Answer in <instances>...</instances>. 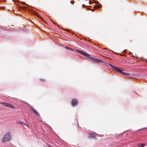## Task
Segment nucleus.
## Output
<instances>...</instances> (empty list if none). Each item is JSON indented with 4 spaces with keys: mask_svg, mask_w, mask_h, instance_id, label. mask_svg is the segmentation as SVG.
<instances>
[{
    "mask_svg": "<svg viewBox=\"0 0 147 147\" xmlns=\"http://www.w3.org/2000/svg\"><path fill=\"white\" fill-rule=\"evenodd\" d=\"M65 48L66 49H69V50L71 51H74V50L72 48H70L68 47H67V46H65Z\"/></svg>",
    "mask_w": 147,
    "mask_h": 147,
    "instance_id": "obj_11",
    "label": "nucleus"
},
{
    "mask_svg": "<svg viewBox=\"0 0 147 147\" xmlns=\"http://www.w3.org/2000/svg\"><path fill=\"white\" fill-rule=\"evenodd\" d=\"M145 128H147V127H144V128L142 129H145Z\"/></svg>",
    "mask_w": 147,
    "mask_h": 147,
    "instance_id": "obj_26",
    "label": "nucleus"
},
{
    "mask_svg": "<svg viewBox=\"0 0 147 147\" xmlns=\"http://www.w3.org/2000/svg\"><path fill=\"white\" fill-rule=\"evenodd\" d=\"M145 145V144H140V145H138V147H143Z\"/></svg>",
    "mask_w": 147,
    "mask_h": 147,
    "instance_id": "obj_12",
    "label": "nucleus"
},
{
    "mask_svg": "<svg viewBox=\"0 0 147 147\" xmlns=\"http://www.w3.org/2000/svg\"><path fill=\"white\" fill-rule=\"evenodd\" d=\"M92 3H94L95 4L97 5H95L94 6V7L95 9H97L98 8H100L102 7V6L101 4H100L98 1H97L93 0L92 1Z\"/></svg>",
    "mask_w": 147,
    "mask_h": 147,
    "instance_id": "obj_5",
    "label": "nucleus"
},
{
    "mask_svg": "<svg viewBox=\"0 0 147 147\" xmlns=\"http://www.w3.org/2000/svg\"><path fill=\"white\" fill-rule=\"evenodd\" d=\"M29 105V106H30V105Z\"/></svg>",
    "mask_w": 147,
    "mask_h": 147,
    "instance_id": "obj_31",
    "label": "nucleus"
},
{
    "mask_svg": "<svg viewBox=\"0 0 147 147\" xmlns=\"http://www.w3.org/2000/svg\"><path fill=\"white\" fill-rule=\"evenodd\" d=\"M89 7H92V6H90V5H89Z\"/></svg>",
    "mask_w": 147,
    "mask_h": 147,
    "instance_id": "obj_28",
    "label": "nucleus"
},
{
    "mask_svg": "<svg viewBox=\"0 0 147 147\" xmlns=\"http://www.w3.org/2000/svg\"><path fill=\"white\" fill-rule=\"evenodd\" d=\"M78 103V100L76 99H73L71 102V105L73 106H75Z\"/></svg>",
    "mask_w": 147,
    "mask_h": 147,
    "instance_id": "obj_6",
    "label": "nucleus"
},
{
    "mask_svg": "<svg viewBox=\"0 0 147 147\" xmlns=\"http://www.w3.org/2000/svg\"><path fill=\"white\" fill-rule=\"evenodd\" d=\"M124 70H123L122 69L121 70V72L120 73V74H123V76H127L129 75V74L128 73H127L126 72H124Z\"/></svg>",
    "mask_w": 147,
    "mask_h": 147,
    "instance_id": "obj_9",
    "label": "nucleus"
},
{
    "mask_svg": "<svg viewBox=\"0 0 147 147\" xmlns=\"http://www.w3.org/2000/svg\"><path fill=\"white\" fill-rule=\"evenodd\" d=\"M30 109L35 114L37 115L39 117H40V115L39 113L35 110L32 107H31Z\"/></svg>",
    "mask_w": 147,
    "mask_h": 147,
    "instance_id": "obj_7",
    "label": "nucleus"
},
{
    "mask_svg": "<svg viewBox=\"0 0 147 147\" xmlns=\"http://www.w3.org/2000/svg\"><path fill=\"white\" fill-rule=\"evenodd\" d=\"M0 28L1 29H3V30H6V29L5 28H4L3 27H1V26H0Z\"/></svg>",
    "mask_w": 147,
    "mask_h": 147,
    "instance_id": "obj_17",
    "label": "nucleus"
},
{
    "mask_svg": "<svg viewBox=\"0 0 147 147\" xmlns=\"http://www.w3.org/2000/svg\"><path fill=\"white\" fill-rule=\"evenodd\" d=\"M101 63H102V64L105 65L107 66H108V65H110L112 67L111 69L113 70H114L119 73H120L121 72L122 69L120 68L113 66L106 61H103V62H102Z\"/></svg>",
    "mask_w": 147,
    "mask_h": 147,
    "instance_id": "obj_2",
    "label": "nucleus"
},
{
    "mask_svg": "<svg viewBox=\"0 0 147 147\" xmlns=\"http://www.w3.org/2000/svg\"><path fill=\"white\" fill-rule=\"evenodd\" d=\"M11 140L10 133L9 132L6 133L4 135L2 139V142L5 143Z\"/></svg>",
    "mask_w": 147,
    "mask_h": 147,
    "instance_id": "obj_3",
    "label": "nucleus"
},
{
    "mask_svg": "<svg viewBox=\"0 0 147 147\" xmlns=\"http://www.w3.org/2000/svg\"><path fill=\"white\" fill-rule=\"evenodd\" d=\"M0 104L2 105L5 107H7L12 109H14L15 108V107L13 105L7 102H0Z\"/></svg>",
    "mask_w": 147,
    "mask_h": 147,
    "instance_id": "obj_4",
    "label": "nucleus"
},
{
    "mask_svg": "<svg viewBox=\"0 0 147 147\" xmlns=\"http://www.w3.org/2000/svg\"><path fill=\"white\" fill-rule=\"evenodd\" d=\"M129 54L130 55H131L132 54V53L131 52H129Z\"/></svg>",
    "mask_w": 147,
    "mask_h": 147,
    "instance_id": "obj_23",
    "label": "nucleus"
},
{
    "mask_svg": "<svg viewBox=\"0 0 147 147\" xmlns=\"http://www.w3.org/2000/svg\"><path fill=\"white\" fill-rule=\"evenodd\" d=\"M126 50H124L123 51V52H124V53H127L126 52Z\"/></svg>",
    "mask_w": 147,
    "mask_h": 147,
    "instance_id": "obj_22",
    "label": "nucleus"
},
{
    "mask_svg": "<svg viewBox=\"0 0 147 147\" xmlns=\"http://www.w3.org/2000/svg\"><path fill=\"white\" fill-rule=\"evenodd\" d=\"M122 55L124 56V55H124V54H122Z\"/></svg>",
    "mask_w": 147,
    "mask_h": 147,
    "instance_id": "obj_27",
    "label": "nucleus"
},
{
    "mask_svg": "<svg viewBox=\"0 0 147 147\" xmlns=\"http://www.w3.org/2000/svg\"><path fill=\"white\" fill-rule=\"evenodd\" d=\"M85 6H86V5L84 4H83L82 5V7H85Z\"/></svg>",
    "mask_w": 147,
    "mask_h": 147,
    "instance_id": "obj_25",
    "label": "nucleus"
},
{
    "mask_svg": "<svg viewBox=\"0 0 147 147\" xmlns=\"http://www.w3.org/2000/svg\"><path fill=\"white\" fill-rule=\"evenodd\" d=\"M75 51H76L77 52H78L80 54H81V53L83 51L81 50H78V49H75Z\"/></svg>",
    "mask_w": 147,
    "mask_h": 147,
    "instance_id": "obj_10",
    "label": "nucleus"
},
{
    "mask_svg": "<svg viewBox=\"0 0 147 147\" xmlns=\"http://www.w3.org/2000/svg\"><path fill=\"white\" fill-rule=\"evenodd\" d=\"M96 137L95 135L93 133H91L88 136V138H89L91 139L92 138H95Z\"/></svg>",
    "mask_w": 147,
    "mask_h": 147,
    "instance_id": "obj_8",
    "label": "nucleus"
},
{
    "mask_svg": "<svg viewBox=\"0 0 147 147\" xmlns=\"http://www.w3.org/2000/svg\"><path fill=\"white\" fill-rule=\"evenodd\" d=\"M88 9L89 10H91L92 11H94V9H90V8H88Z\"/></svg>",
    "mask_w": 147,
    "mask_h": 147,
    "instance_id": "obj_20",
    "label": "nucleus"
},
{
    "mask_svg": "<svg viewBox=\"0 0 147 147\" xmlns=\"http://www.w3.org/2000/svg\"><path fill=\"white\" fill-rule=\"evenodd\" d=\"M82 52L81 53V54L86 56L88 59H89V60H91L93 61L98 63H101L102 62H103V61L97 58H94L92 55L87 54L86 52L83 51H82Z\"/></svg>",
    "mask_w": 147,
    "mask_h": 147,
    "instance_id": "obj_1",
    "label": "nucleus"
},
{
    "mask_svg": "<svg viewBox=\"0 0 147 147\" xmlns=\"http://www.w3.org/2000/svg\"><path fill=\"white\" fill-rule=\"evenodd\" d=\"M21 3L24 5H26L29 6V5L28 4H26L24 2H22Z\"/></svg>",
    "mask_w": 147,
    "mask_h": 147,
    "instance_id": "obj_15",
    "label": "nucleus"
},
{
    "mask_svg": "<svg viewBox=\"0 0 147 147\" xmlns=\"http://www.w3.org/2000/svg\"><path fill=\"white\" fill-rule=\"evenodd\" d=\"M23 122L20 120H18L17 121V123L18 124H22V123Z\"/></svg>",
    "mask_w": 147,
    "mask_h": 147,
    "instance_id": "obj_13",
    "label": "nucleus"
},
{
    "mask_svg": "<svg viewBox=\"0 0 147 147\" xmlns=\"http://www.w3.org/2000/svg\"><path fill=\"white\" fill-rule=\"evenodd\" d=\"M24 103H26H26H26V102H24Z\"/></svg>",
    "mask_w": 147,
    "mask_h": 147,
    "instance_id": "obj_29",
    "label": "nucleus"
},
{
    "mask_svg": "<svg viewBox=\"0 0 147 147\" xmlns=\"http://www.w3.org/2000/svg\"><path fill=\"white\" fill-rule=\"evenodd\" d=\"M22 125H27V126H28L27 125V124H26V123H24V122H23V123H22Z\"/></svg>",
    "mask_w": 147,
    "mask_h": 147,
    "instance_id": "obj_18",
    "label": "nucleus"
},
{
    "mask_svg": "<svg viewBox=\"0 0 147 147\" xmlns=\"http://www.w3.org/2000/svg\"><path fill=\"white\" fill-rule=\"evenodd\" d=\"M14 1L17 2H20V1L18 0H16V1Z\"/></svg>",
    "mask_w": 147,
    "mask_h": 147,
    "instance_id": "obj_21",
    "label": "nucleus"
},
{
    "mask_svg": "<svg viewBox=\"0 0 147 147\" xmlns=\"http://www.w3.org/2000/svg\"><path fill=\"white\" fill-rule=\"evenodd\" d=\"M91 2H91L90 1H89V3L90 4H91V3H92V1H91Z\"/></svg>",
    "mask_w": 147,
    "mask_h": 147,
    "instance_id": "obj_24",
    "label": "nucleus"
},
{
    "mask_svg": "<svg viewBox=\"0 0 147 147\" xmlns=\"http://www.w3.org/2000/svg\"><path fill=\"white\" fill-rule=\"evenodd\" d=\"M40 80L41 82H45V79L43 78H41L40 79Z\"/></svg>",
    "mask_w": 147,
    "mask_h": 147,
    "instance_id": "obj_16",
    "label": "nucleus"
},
{
    "mask_svg": "<svg viewBox=\"0 0 147 147\" xmlns=\"http://www.w3.org/2000/svg\"><path fill=\"white\" fill-rule=\"evenodd\" d=\"M70 3L72 4H74V1H73V0H72V1H70Z\"/></svg>",
    "mask_w": 147,
    "mask_h": 147,
    "instance_id": "obj_19",
    "label": "nucleus"
},
{
    "mask_svg": "<svg viewBox=\"0 0 147 147\" xmlns=\"http://www.w3.org/2000/svg\"><path fill=\"white\" fill-rule=\"evenodd\" d=\"M24 8L26 10H28L30 9V8H29L28 7L26 6Z\"/></svg>",
    "mask_w": 147,
    "mask_h": 147,
    "instance_id": "obj_14",
    "label": "nucleus"
},
{
    "mask_svg": "<svg viewBox=\"0 0 147 147\" xmlns=\"http://www.w3.org/2000/svg\"><path fill=\"white\" fill-rule=\"evenodd\" d=\"M49 147H51L49 145Z\"/></svg>",
    "mask_w": 147,
    "mask_h": 147,
    "instance_id": "obj_30",
    "label": "nucleus"
}]
</instances>
